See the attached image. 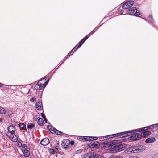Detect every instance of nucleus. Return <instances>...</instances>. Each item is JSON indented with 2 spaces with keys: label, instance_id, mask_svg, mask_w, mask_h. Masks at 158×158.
<instances>
[{
  "label": "nucleus",
  "instance_id": "nucleus-26",
  "mask_svg": "<svg viewBox=\"0 0 158 158\" xmlns=\"http://www.w3.org/2000/svg\"><path fill=\"white\" fill-rule=\"evenodd\" d=\"M158 126V124H156L151 125L148 126V127L149 129H152L154 128L155 127H157Z\"/></svg>",
  "mask_w": 158,
  "mask_h": 158
},
{
  "label": "nucleus",
  "instance_id": "nucleus-9",
  "mask_svg": "<svg viewBox=\"0 0 158 158\" xmlns=\"http://www.w3.org/2000/svg\"><path fill=\"white\" fill-rule=\"evenodd\" d=\"M89 37L88 35L86 36L78 44L75 46L74 48L73 49V50H74V51H76L79 48H80L81 45L83 44V43L85 41V40L88 38Z\"/></svg>",
  "mask_w": 158,
  "mask_h": 158
},
{
  "label": "nucleus",
  "instance_id": "nucleus-15",
  "mask_svg": "<svg viewBox=\"0 0 158 158\" xmlns=\"http://www.w3.org/2000/svg\"><path fill=\"white\" fill-rule=\"evenodd\" d=\"M114 145H112L110 143H107L104 145L105 149L106 150H109L113 148Z\"/></svg>",
  "mask_w": 158,
  "mask_h": 158
},
{
  "label": "nucleus",
  "instance_id": "nucleus-19",
  "mask_svg": "<svg viewBox=\"0 0 158 158\" xmlns=\"http://www.w3.org/2000/svg\"><path fill=\"white\" fill-rule=\"evenodd\" d=\"M53 129H54V131L53 132H52V133H55L56 134L58 135H62V132L61 131H58L57 129H56L54 128H53Z\"/></svg>",
  "mask_w": 158,
  "mask_h": 158
},
{
  "label": "nucleus",
  "instance_id": "nucleus-46",
  "mask_svg": "<svg viewBox=\"0 0 158 158\" xmlns=\"http://www.w3.org/2000/svg\"><path fill=\"white\" fill-rule=\"evenodd\" d=\"M128 158H139L138 157L135 156H130Z\"/></svg>",
  "mask_w": 158,
  "mask_h": 158
},
{
  "label": "nucleus",
  "instance_id": "nucleus-2",
  "mask_svg": "<svg viewBox=\"0 0 158 158\" xmlns=\"http://www.w3.org/2000/svg\"><path fill=\"white\" fill-rule=\"evenodd\" d=\"M127 145L125 144H114L113 146V151L118 152L121 151L124 148H125Z\"/></svg>",
  "mask_w": 158,
  "mask_h": 158
},
{
  "label": "nucleus",
  "instance_id": "nucleus-23",
  "mask_svg": "<svg viewBox=\"0 0 158 158\" xmlns=\"http://www.w3.org/2000/svg\"><path fill=\"white\" fill-rule=\"evenodd\" d=\"M35 127L34 124L29 123L27 125V128L28 129H31Z\"/></svg>",
  "mask_w": 158,
  "mask_h": 158
},
{
  "label": "nucleus",
  "instance_id": "nucleus-4",
  "mask_svg": "<svg viewBox=\"0 0 158 158\" xmlns=\"http://www.w3.org/2000/svg\"><path fill=\"white\" fill-rule=\"evenodd\" d=\"M135 131L134 132H132V133H133V134L130 137V139L131 140L135 141L139 140L141 139L142 137V135H139L137 133H135Z\"/></svg>",
  "mask_w": 158,
  "mask_h": 158
},
{
  "label": "nucleus",
  "instance_id": "nucleus-30",
  "mask_svg": "<svg viewBox=\"0 0 158 158\" xmlns=\"http://www.w3.org/2000/svg\"><path fill=\"white\" fill-rule=\"evenodd\" d=\"M47 128L50 130V131L52 133V132L53 131L54 129H53V128H54L53 127H52L50 125H48L47 126Z\"/></svg>",
  "mask_w": 158,
  "mask_h": 158
},
{
  "label": "nucleus",
  "instance_id": "nucleus-11",
  "mask_svg": "<svg viewBox=\"0 0 158 158\" xmlns=\"http://www.w3.org/2000/svg\"><path fill=\"white\" fill-rule=\"evenodd\" d=\"M44 79L40 80L37 83V84L35 86V89L36 90L39 89L41 87H45V85H44L41 82V81L44 80Z\"/></svg>",
  "mask_w": 158,
  "mask_h": 158
},
{
  "label": "nucleus",
  "instance_id": "nucleus-27",
  "mask_svg": "<svg viewBox=\"0 0 158 158\" xmlns=\"http://www.w3.org/2000/svg\"><path fill=\"white\" fill-rule=\"evenodd\" d=\"M74 50H73V49L72 51H70L68 53V54L64 58V59H65L67 58L68 57H69L70 55H72L73 54V53L75 52Z\"/></svg>",
  "mask_w": 158,
  "mask_h": 158
},
{
  "label": "nucleus",
  "instance_id": "nucleus-40",
  "mask_svg": "<svg viewBox=\"0 0 158 158\" xmlns=\"http://www.w3.org/2000/svg\"><path fill=\"white\" fill-rule=\"evenodd\" d=\"M149 19L151 20L152 22H153V19H152V16L151 14H150L149 16Z\"/></svg>",
  "mask_w": 158,
  "mask_h": 158
},
{
  "label": "nucleus",
  "instance_id": "nucleus-42",
  "mask_svg": "<svg viewBox=\"0 0 158 158\" xmlns=\"http://www.w3.org/2000/svg\"><path fill=\"white\" fill-rule=\"evenodd\" d=\"M98 29V27H96L93 31L91 32L90 33H91V35L93 34Z\"/></svg>",
  "mask_w": 158,
  "mask_h": 158
},
{
  "label": "nucleus",
  "instance_id": "nucleus-20",
  "mask_svg": "<svg viewBox=\"0 0 158 158\" xmlns=\"http://www.w3.org/2000/svg\"><path fill=\"white\" fill-rule=\"evenodd\" d=\"M24 156L25 157H28L30 155V152L27 149H25L23 151Z\"/></svg>",
  "mask_w": 158,
  "mask_h": 158
},
{
  "label": "nucleus",
  "instance_id": "nucleus-7",
  "mask_svg": "<svg viewBox=\"0 0 158 158\" xmlns=\"http://www.w3.org/2000/svg\"><path fill=\"white\" fill-rule=\"evenodd\" d=\"M89 37L88 35L86 36L78 44L75 46L74 48L73 49V50H74V51H76L79 48H80L81 45L83 44V43L85 41V40L88 38Z\"/></svg>",
  "mask_w": 158,
  "mask_h": 158
},
{
  "label": "nucleus",
  "instance_id": "nucleus-28",
  "mask_svg": "<svg viewBox=\"0 0 158 158\" xmlns=\"http://www.w3.org/2000/svg\"><path fill=\"white\" fill-rule=\"evenodd\" d=\"M15 133H13L12 132H10L8 131L6 133V135L10 138H11L12 135H13Z\"/></svg>",
  "mask_w": 158,
  "mask_h": 158
},
{
  "label": "nucleus",
  "instance_id": "nucleus-29",
  "mask_svg": "<svg viewBox=\"0 0 158 158\" xmlns=\"http://www.w3.org/2000/svg\"><path fill=\"white\" fill-rule=\"evenodd\" d=\"M6 113V111L4 108L0 106V113L4 114Z\"/></svg>",
  "mask_w": 158,
  "mask_h": 158
},
{
  "label": "nucleus",
  "instance_id": "nucleus-21",
  "mask_svg": "<svg viewBox=\"0 0 158 158\" xmlns=\"http://www.w3.org/2000/svg\"><path fill=\"white\" fill-rule=\"evenodd\" d=\"M11 138L12 141L14 142H16L18 139L17 136L15 134L12 135Z\"/></svg>",
  "mask_w": 158,
  "mask_h": 158
},
{
  "label": "nucleus",
  "instance_id": "nucleus-34",
  "mask_svg": "<svg viewBox=\"0 0 158 158\" xmlns=\"http://www.w3.org/2000/svg\"><path fill=\"white\" fill-rule=\"evenodd\" d=\"M91 143H92L91 147L93 148L97 147V144L94 142H91Z\"/></svg>",
  "mask_w": 158,
  "mask_h": 158
},
{
  "label": "nucleus",
  "instance_id": "nucleus-45",
  "mask_svg": "<svg viewBox=\"0 0 158 158\" xmlns=\"http://www.w3.org/2000/svg\"><path fill=\"white\" fill-rule=\"evenodd\" d=\"M35 100V98H32L30 99V101L32 102H33Z\"/></svg>",
  "mask_w": 158,
  "mask_h": 158
},
{
  "label": "nucleus",
  "instance_id": "nucleus-17",
  "mask_svg": "<svg viewBox=\"0 0 158 158\" xmlns=\"http://www.w3.org/2000/svg\"><path fill=\"white\" fill-rule=\"evenodd\" d=\"M36 107L37 110H41L43 109L42 107V103L40 102H38L36 104Z\"/></svg>",
  "mask_w": 158,
  "mask_h": 158
},
{
  "label": "nucleus",
  "instance_id": "nucleus-48",
  "mask_svg": "<svg viewBox=\"0 0 158 158\" xmlns=\"http://www.w3.org/2000/svg\"><path fill=\"white\" fill-rule=\"evenodd\" d=\"M3 121V119L2 118H0V122H2Z\"/></svg>",
  "mask_w": 158,
  "mask_h": 158
},
{
  "label": "nucleus",
  "instance_id": "nucleus-47",
  "mask_svg": "<svg viewBox=\"0 0 158 158\" xmlns=\"http://www.w3.org/2000/svg\"><path fill=\"white\" fill-rule=\"evenodd\" d=\"M74 141H71L70 142V144H71V145H74Z\"/></svg>",
  "mask_w": 158,
  "mask_h": 158
},
{
  "label": "nucleus",
  "instance_id": "nucleus-36",
  "mask_svg": "<svg viewBox=\"0 0 158 158\" xmlns=\"http://www.w3.org/2000/svg\"><path fill=\"white\" fill-rule=\"evenodd\" d=\"M110 158H123L122 157L120 156H110Z\"/></svg>",
  "mask_w": 158,
  "mask_h": 158
},
{
  "label": "nucleus",
  "instance_id": "nucleus-5",
  "mask_svg": "<svg viewBox=\"0 0 158 158\" xmlns=\"http://www.w3.org/2000/svg\"><path fill=\"white\" fill-rule=\"evenodd\" d=\"M134 2L133 1H130L124 2L122 5V7L124 9L131 7L134 4Z\"/></svg>",
  "mask_w": 158,
  "mask_h": 158
},
{
  "label": "nucleus",
  "instance_id": "nucleus-32",
  "mask_svg": "<svg viewBox=\"0 0 158 158\" xmlns=\"http://www.w3.org/2000/svg\"><path fill=\"white\" fill-rule=\"evenodd\" d=\"M78 139L80 141H84L85 140V136H79L78 137Z\"/></svg>",
  "mask_w": 158,
  "mask_h": 158
},
{
  "label": "nucleus",
  "instance_id": "nucleus-6",
  "mask_svg": "<svg viewBox=\"0 0 158 158\" xmlns=\"http://www.w3.org/2000/svg\"><path fill=\"white\" fill-rule=\"evenodd\" d=\"M129 14L131 15H135L136 16H139L140 15V13L137 12V9L135 7H133L129 10Z\"/></svg>",
  "mask_w": 158,
  "mask_h": 158
},
{
  "label": "nucleus",
  "instance_id": "nucleus-13",
  "mask_svg": "<svg viewBox=\"0 0 158 158\" xmlns=\"http://www.w3.org/2000/svg\"><path fill=\"white\" fill-rule=\"evenodd\" d=\"M49 143V140L48 138L44 139L40 142L41 144L43 146L47 145Z\"/></svg>",
  "mask_w": 158,
  "mask_h": 158
},
{
  "label": "nucleus",
  "instance_id": "nucleus-38",
  "mask_svg": "<svg viewBox=\"0 0 158 158\" xmlns=\"http://www.w3.org/2000/svg\"><path fill=\"white\" fill-rule=\"evenodd\" d=\"M97 138L96 137H91V141H94L97 140Z\"/></svg>",
  "mask_w": 158,
  "mask_h": 158
},
{
  "label": "nucleus",
  "instance_id": "nucleus-41",
  "mask_svg": "<svg viewBox=\"0 0 158 158\" xmlns=\"http://www.w3.org/2000/svg\"><path fill=\"white\" fill-rule=\"evenodd\" d=\"M152 158H158V153L154 154Z\"/></svg>",
  "mask_w": 158,
  "mask_h": 158
},
{
  "label": "nucleus",
  "instance_id": "nucleus-33",
  "mask_svg": "<svg viewBox=\"0 0 158 158\" xmlns=\"http://www.w3.org/2000/svg\"><path fill=\"white\" fill-rule=\"evenodd\" d=\"M61 145L64 148L66 149L68 148V145L64 143H62Z\"/></svg>",
  "mask_w": 158,
  "mask_h": 158
},
{
  "label": "nucleus",
  "instance_id": "nucleus-25",
  "mask_svg": "<svg viewBox=\"0 0 158 158\" xmlns=\"http://www.w3.org/2000/svg\"><path fill=\"white\" fill-rule=\"evenodd\" d=\"M44 121L42 118H40L39 119L38 123V124L40 126H42L43 124Z\"/></svg>",
  "mask_w": 158,
  "mask_h": 158
},
{
  "label": "nucleus",
  "instance_id": "nucleus-16",
  "mask_svg": "<svg viewBox=\"0 0 158 158\" xmlns=\"http://www.w3.org/2000/svg\"><path fill=\"white\" fill-rule=\"evenodd\" d=\"M8 131L12 132L13 133H15V127L12 125L10 126L8 128Z\"/></svg>",
  "mask_w": 158,
  "mask_h": 158
},
{
  "label": "nucleus",
  "instance_id": "nucleus-49",
  "mask_svg": "<svg viewBox=\"0 0 158 158\" xmlns=\"http://www.w3.org/2000/svg\"><path fill=\"white\" fill-rule=\"evenodd\" d=\"M45 121L46 122H47V119H46H46H44Z\"/></svg>",
  "mask_w": 158,
  "mask_h": 158
},
{
  "label": "nucleus",
  "instance_id": "nucleus-44",
  "mask_svg": "<svg viewBox=\"0 0 158 158\" xmlns=\"http://www.w3.org/2000/svg\"><path fill=\"white\" fill-rule=\"evenodd\" d=\"M41 116L44 119H46V117L44 114L43 113H41Z\"/></svg>",
  "mask_w": 158,
  "mask_h": 158
},
{
  "label": "nucleus",
  "instance_id": "nucleus-10",
  "mask_svg": "<svg viewBox=\"0 0 158 158\" xmlns=\"http://www.w3.org/2000/svg\"><path fill=\"white\" fill-rule=\"evenodd\" d=\"M135 151V153L141 152L145 150V147L143 145H140L138 146L134 147Z\"/></svg>",
  "mask_w": 158,
  "mask_h": 158
},
{
  "label": "nucleus",
  "instance_id": "nucleus-1",
  "mask_svg": "<svg viewBox=\"0 0 158 158\" xmlns=\"http://www.w3.org/2000/svg\"><path fill=\"white\" fill-rule=\"evenodd\" d=\"M136 131H135V130H133L129 131L127 132H120L115 134H114L106 136V138H108L109 137V138H110L115 136H120V137L121 138L125 137H126L128 136L129 135H131V134L132 133V132H134V131H135V132H136Z\"/></svg>",
  "mask_w": 158,
  "mask_h": 158
},
{
  "label": "nucleus",
  "instance_id": "nucleus-24",
  "mask_svg": "<svg viewBox=\"0 0 158 158\" xmlns=\"http://www.w3.org/2000/svg\"><path fill=\"white\" fill-rule=\"evenodd\" d=\"M19 127L21 129L23 130L26 128V126L24 124L20 123L19 124Z\"/></svg>",
  "mask_w": 158,
  "mask_h": 158
},
{
  "label": "nucleus",
  "instance_id": "nucleus-50",
  "mask_svg": "<svg viewBox=\"0 0 158 158\" xmlns=\"http://www.w3.org/2000/svg\"><path fill=\"white\" fill-rule=\"evenodd\" d=\"M2 84L1 83H0V87H1L2 86Z\"/></svg>",
  "mask_w": 158,
  "mask_h": 158
},
{
  "label": "nucleus",
  "instance_id": "nucleus-22",
  "mask_svg": "<svg viewBox=\"0 0 158 158\" xmlns=\"http://www.w3.org/2000/svg\"><path fill=\"white\" fill-rule=\"evenodd\" d=\"M93 158H104L102 155L98 154H95L94 152Z\"/></svg>",
  "mask_w": 158,
  "mask_h": 158
},
{
  "label": "nucleus",
  "instance_id": "nucleus-8",
  "mask_svg": "<svg viewBox=\"0 0 158 158\" xmlns=\"http://www.w3.org/2000/svg\"><path fill=\"white\" fill-rule=\"evenodd\" d=\"M89 37L88 35L86 36L78 44L75 46L74 48L73 49V50H74V51H76L79 48H80L81 45L83 44V43L85 41V40L88 38Z\"/></svg>",
  "mask_w": 158,
  "mask_h": 158
},
{
  "label": "nucleus",
  "instance_id": "nucleus-35",
  "mask_svg": "<svg viewBox=\"0 0 158 158\" xmlns=\"http://www.w3.org/2000/svg\"><path fill=\"white\" fill-rule=\"evenodd\" d=\"M82 152V150L81 149L77 150L75 151V154H78L81 153Z\"/></svg>",
  "mask_w": 158,
  "mask_h": 158
},
{
  "label": "nucleus",
  "instance_id": "nucleus-43",
  "mask_svg": "<svg viewBox=\"0 0 158 158\" xmlns=\"http://www.w3.org/2000/svg\"><path fill=\"white\" fill-rule=\"evenodd\" d=\"M48 81H48V80L47 81H44V83H43V84L44 85H45V87L46 86L47 84L48 83Z\"/></svg>",
  "mask_w": 158,
  "mask_h": 158
},
{
  "label": "nucleus",
  "instance_id": "nucleus-12",
  "mask_svg": "<svg viewBox=\"0 0 158 158\" xmlns=\"http://www.w3.org/2000/svg\"><path fill=\"white\" fill-rule=\"evenodd\" d=\"M134 147H131L128 148L124 151V153L127 154H130L131 153H135Z\"/></svg>",
  "mask_w": 158,
  "mask_h": 158
},
{
  "label": "nucleus",
  "instance_id": "nucleus-3",
  "mask_svg": "<svg viewBox=\"0 0 158 158\" xmlns=\"http://www.w3.org/2000/svg\"><path fill=\"white\" fill-rule=\"evenodd\" d=\"M148 127H144L143 129L139 128L135 130V131H136V132H140L143 131L142 133H141L142 135H143V136L145 137L150 135L151 134V132L150 131L148 130Z\"/></svg>",
  "mask_w": 158,
  "mask_h": 158
},
{
  "label": "nucleus",
  "instance_id": "nucleus-37",
  "mask_svg": "<svg viewBox=\"0 0 158 158\" xmlns=\"http://www.w3.org/2000/svg\"><path fill=\"white\" fill-rule=\"evenodd\" d=\"M20 144H21V146L23 148H24L25 149H27V146L26 144H22L21 143H20Z\"/></svg>",
  "mask_w": 158,
  "mask_h": 158
},
{
  "label": "nucleus",
  "instance_id": "nucleus-14",
  "mask_svg": "<svg viewBox=\"0 0 158 158\" xmlns=\"http://www.w3.org/2000/svg\"><path fill=\"white\" fill-rule=\"evenodd\" d=\"M93 152H91L90 153L85 154L83 156V158H93Z\"/></svg>",
  "mask_w": 158,
  "mask_h": 158
},
{
  "label": "nucleus",
  "instance_id": "nucleus-18",
  "mask_svg": "<svg viewBox=\"0 0 158 158\" xmlns=\"http://www.w3.org/2000/svg\"><path fill=\"white\" fill-rule=\"evenodd\" d=\"M155 140L154 138H149L147 139L145 141V142L147 143H151L154 142Z\"/></svg>",
  "mask_w": 158,
  "mask_h": 158
},
{
  "label": "nucleus",
  "instance_id": "nucleus-39",
  "mask_svg": "<svg viewBox=\"0 0 158 158\" xmlns=\"http://www.w3.org/2000/svg\"><path fill=\"white\" fill-rule=\"evenodd\" d=\"M49 152L53 154L54 152V151L53 149H50L49 150Z\"/></svg>",
  "mask_w": 158,
  "mask_h": 158
},
{
  "label": "nucleus",
  "instance_id": "nucleus-31",
  "mask_svg": "<svg viewBox=\"0 0 158 158\" xmlns=\"http://www.w3.org/2000/svg\"><path fill=\"white\" fill-rule=\"evenodd\" d=\"M91 141V137L85 136L84 141Z\"/></svg>",
  "mask_w": 158,
  "mask_h": 158
}]
</instances>
